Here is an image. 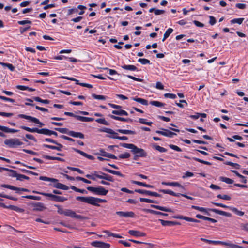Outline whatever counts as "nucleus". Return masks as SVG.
Listing matches in <instances>:
<instances>
[{"instance_id": "nucleus-1", "label": "nucleus", "mask_w": 248, "mask_h": 248, "mask_svg": "<svg viewBox=\"0 0 248 248\" xmlns=\"http://www.w3.org/2000/svg\"><path fill=\"white\" fill-rule=\"evenodd\" d=\"M121 146L131 149L132 153L135 155L134 159L135 160L137 157H143L147 155L146 153L143 149L139 148L133 144L123 143L121 144Z\"/></svg>"}, {"instance_id": "nucleus-2", "label": "nucleus", "mask_w": 248, "mask_h": 248, "mask_svg": "<svg viewBox=\"0 0 248 248\" xmlns=\"http://www.w3.org/2000/svg\"><path fill=\"white\" fill-rule=\"evenodd\" d=\"M78 201L83 202L87 203L94 206H99V203L106 202V200L93 197H82L78 196L76 198Z\"/></svg>"}, {"instance_id": "nucleus-3", "label": "nucleus", "mask_w": 248, "mask_h": 248, "mask_svg": "<svg viewBox=\"0 0 248 248\" xmlns=\"http://www.w3.org/2000/svg\"><path fill=\"white\" fill-rule=\"evenodd\" d=\"M86 177L87 178L92 179L93 181H96V179L98 178L106 180L110 182L114 181V179L112 176L101 171H94L92 174H87Z\"/></svg>"}, {"instance_id": "nucleus-4", "label": "nucleus", "mask_w": 248, "mask_h": 248, "mask_svg": "<svg viewBox=\"0 0 248 248\" xmlns=\"http://www.w3.org/2000/svg\"><path fill=\"white\" fill-rule=\"evenodd\" d=\"M87 189L89 191L97 195L105 196L108 193V190L105 189L103 186L97 187L88 186Z\"/></svg>"}, {"instance_id": "nucleus-5", "label": "nucleus", "mask_w": 248, "mask_h": 248, "mask_svg": "<svg viewBox=\"0 0 248 248\" xmlns=\"http://www.w3.org/2000/svg\"><path fill=\"white\" fill-rule=\"evenodd\" d=\"M20 128L28 132L33 133L36 132L39 134H42L50 136V130L46 128L38 129L37 128H31L25 126H21Z\"/></svg>"}, {"instance_id": "nucleus-6", "label": "nucleus", "mask_w": 248, "mask_h": 248, "mask_svg": "<svg viewBox=\"0 0 248 248\" xmlns=\"http://www.w3.org/2000/svg\"><path fill=\"white\" fill-rule=\"evenodd\" d=\"M4 142L5 145L10 148H16L23 144V142L16 138L6 139Z\"/></svg>"}, {"instance_id": "nucleus-7", "label": "nucleus", "mask_w": 248, "mask_h": 248, "mask_svg": "<svg viewBox=\"0 0 248 248\" xmlns=\"http://www.w3.org/2000/svg\"><path fill=\"white\" fill-rule=\"evenodd\" d=\"M99 131L105 132L110 134V135H108V137L110 138L117 139V138L115 137H118V134L110 128L103 127L102 128L99 129Z\"/></svg>"}, {"instance_id": "nucleus-8", "label": "nucleus", "mask_w": 248, "mask_h": 248, "mask_svg": "<svg viewBox=\"0 0 248 248\" xmlns=\"http://www.w3.org/2000/svg\"><path fill=\"white\" fill-rule=\"evenodd\" d=\"M65 216L75 218L78 219H82L84 217L80 215L77 214L75 212L70 209H66L65 212Z\"/></svg>"}, {"instance_id": "nucleus-9", "label": "nucleus", "mask_w": 248, "mask_h": 248, "mask_svg": "<svg viewBox=\"0 0 248 248\" xmlns=\"http://www.w3.org/2000/svg\"><path fill=\"white\" fill-rule=\"evenodd\" d=\"M91 245L93 247L98 248H109L110 245L108 243H104L102 241H95L91 243Z\"/></svg>"}, {"instance_id": "nucleus-10", "label": "nucleus", "mask_w": 248, "mask_h": 248, "mask_svg": "<svg viewBox=\"0 0 248 248\" xmlns=\"http://www.w3.org/2000/svg\"><path fill=\"white\" fill-rule=\"evenodd\" d=\"M156 133L161 135L170 138H172L174 135H176L175 133L165 129H163L162 131L157 130L156 131Z\"/></svg>"}, {"instance_id": "nucleus-11", "label": "nucleus", "mask_w": 248, "mask_h": 248, "mask_svg": "<svg viewBox=\"0 0 248 248\" xmlns=\"http://www.w3.org/2000/svg\"><path fill=\"white\" fill-rule=\"evenodd\" d=\"M135 191L140 194H146L151 196L159 197L160 196V195L156 192L148 191L146 190L136 189Z\"/></svg>"}, {"instance_id": "nucleus-12", "label": "nucleus", "mask_w": 248, "mask_h": 248, "mask_svg": "<svg viewBox=\"0 0 248 248\" xmlns=\"http://www.w3.org/2000/svg\"><path fill=\"white\" fill-rule=\"evenodd\" d=\"M116 214L118 216L125 217H134V213L133 212H123V211H117Z\"/></svg>"}, {"instance_id": "nucleus-13", "label": "nucleus", "mask_w": 248, "mask_h": 248, "mask_svg": "<svg viewBox=\"0 0 248 248\" xmlns=\"http://www.w3.org/2000/svg\"><path fill=\"white\" fill-rule=\"evenodd\" d=\"M128 233L135 237H144L146 236V233L138 231L131 230L128 231Z\"/></svg>"}, {"instance_id": "nucleus-14", "label": "nucleus", "mask_w": 248, "mask_h": 248, "mask_svg": "<svg viewBox=\"0 0 248 248\" xmlns=\"http://www.w3.org/2000/svg\"><path fill=\"white\" fill-rule=\"evenodd\" d=\"M68 135L70 136L75 137V138H78L80 139H84V135L81 132H75L73 131H69L68 133Z\"/></svg>"}, {"instance_id": "nucleus-15", "label": "nucleus", "mask_w": 248, "mask_h": 248, "mask_svg": "<svg viewBox=\"0 0 248 248\" xmlns=\"http://www.w3.org/2000/svg\"><path fill=\"white\" fill-rule=\"evenodd\" d=\"M191 208L192 209L197 210L201 212H202L207 215H209V211H211V209H209V208H203V207H199V206H195V205H192L191 206Z\"/></svg>"}, {"instance_id": "nucleus-16", "label": "nucleus", "mask_w": 248, "mask_h": 248, "mask_svg": "<svg viewBox=\"0 0 248 248\" xmlns=\"http://www.w3.org/2000/svg\"><path fill=\"white\" fill-rule=\"evenodd\" d=\"M211 211L214 212L215 213L217 214L220 215L226 216L227 217H231L232 215L231 213L226 212L223 211L219 210L217 209H211Z\"/></svg>"}, {"instance_id": "nucleus-17", "label": "nucleus", "mask_w": 248, "mask_h": 248, "mask_svg": "<svg viewBox=\"0 0 248 248\" xmlns=\"http://www.w3.org/2000/svg\"><path fill=\"white\" fill-rule=\"evenodd\" d=\"M162 184L166 186H176L178 187L181 189H184V187L180 184L177 182H162Z\"/></svg>"}, {"instance_id": "nucleus-18", "label": "nucleus", "mask_w": 248, "mask_h": 248, "mask_svg": "<svg viewBox=\"0 0 248 248\" xmlns=\"http://www.w3.org/2000/svg\"><path fill=\"white\" fill-rule=\"evenodd\" d=\"M151 207L152 208L161 210V211H164V212H173V211L171 209L167 208L166 207L160 206L155 205H154V204L151 205Z\"/></svg>"}, {"instance_id": "nucleus-19", "label": "nucleus", "mask_w": 248, "mask_h": 248, "mask_svg": "<svg viewBox=\"0 0 248 248\" xmlns=\"http://www.w3.org/2000/svg\"><path fill=\"white\" fill-rule=\"evenodd\" d=\"M100 151L101 153L100 155L103 156L107 157L113 159H117V157L113 154L107 153L103 150H101Z\"/></svg>"}, {"instance_id": "nucleus-20", "label": "nucleus", "mask_w": 248, "mask_h": 248, "mask_svg": "<svg viewBox=\"0 0 248 248\" xmlns=\"http://www.w3.org/2000/svg\"><path fill=\"white\" fill-rule=\"evenodd\" d=\"M76 118L79 121H82V122H92L94 120V119L93 118H90V117H86L84 116H81L79 115H77L76 116Z\"/></svg>"}, {"instance_id": "nucleus-21", "label": "nucleus", "mask_w": 248, "mask_h": 248, "mask_svg": "<svg viewBox=\"0 0 248 248\" xmlns=\"http://www.w3.org/2000/svg\"><path fill=\"white\" fill-rule=\"evenodd\" d=\"M112 114L117 115H124V116H128V113L123 109H119V110H114L112 111Z\"/></svg>"}, {"instance_id": "nucleus-22", "label": "nucleus", "mask_w": 248, "mask_h": 248, "mask_svg": "<svg viewBox=\"0 0 248 248\" xmlns=\"http://www.w3.org/2000/svg\"><path fill=\"white\" fill-rule=\"evenodd\" d=\"M18 117L19 118L27 119L28 121H29L30 122H32L33 123H34L35 121H36V118L33 117L32 116H28V115H26L25 114H19L18 115Z\"/></svg>"}, {"instance_id": "nucleus-23", "label": "nucleus", "mask_w": 248, "mask_h": 248, "mask_svg": "<svg viewBox=\"0 0 248 248\" xmlns=\"http://www.w3.org/2000/svg\"><path fill=\"white\" fill-rule=\"evenodd\" d=\"M131 99L145 106L148 105V101L141 98H138L136 97H132Z\"/></svg>"}, {"instance_id": "nucleus-24", "label": "nucleus", "mask_w": 248, "mask_h": 248, "mask_svg": "<svg viewBox=\"0 0 248 248\" xmlns=\"http://www.w3.org/2000/svg\"><path fill=\"white\" fill-rule=\"evenodd\" d=\"M121 67L123 69L129 71H138L137 68L135 65H122Z\"/></svg>"}, {"instance_id": "nucleus-25", "label": "nucleus", "mask_w": 248, "mask_h": 248, "mask_svg": "<svg viewBox=\"0 0 248 248\" xmlns=\"http://www.w3.org/2000/svg\"><path fill=\"white\" fill-rule=\"evenodd\" d=\"M160 191L164 194H169V195L176 196V197H178L180 195V194L176 193L174 192L173 191H172L170 190H169V189H162V190H160Z\"/></svg>"}, {"instance_id": "nucleus-26", "label": "nucleus", "mask_w": 248, "mask_h": 248, "mask_svg": "<svg viewBox=\"0 0 248 248\" xmlns=\"http://www.w3.org/2000/svg\"><path fill=\"white\" fill-rule=\"evenodd\" d=\"M56 182L57 183L54 185V187L63 190L68 189V187L67 186L62 183H58L57 182Z\"/></svg>"}, {"instance_id": "nucleus-27", "label": "nucleus", "mask_w": 248, "mask_h": 248, "mask_svg": "<svg viewBox=\"0 0 248 248\" xmlns=\"http://www.w3.org/2000/svg\"><path fill=\"white\" fill-rule=\"evenodd\" d=\"M159 221H160L161 224L164 226L174 225L177 224L173 221L164 220L162 219H159Z\"/></svg>"}, {"instance_id": "nucleus-28", "label": "nucleus", "mask_w": 248, "mask_h": 248, "mask_svg": "<svg viewBox=\"0 0 248 248\" xmlns=\"http://www.w3.org/2000/svg\"><path fill=\"white\" fill-rule=\"evenodd\" d=\"M229 209L238 216H243L244 215V212L238 210L237 208L235 207L231 206L229 207Z\"/></svg>"}, {"instance_id": "nucleus-29", "label": "nucleus", "mask_w": 248, "mask_h": 248, "mask_svg": "<svg viewBox=\"0 0 248 248\" xmlns=\"http://www.w3.org/2000/svg\"><path fill=\"white\" fill-rule=\"evenodd\" d=\"M9 209H11L14 211H15L18 213H22L24 212V209L22 208H21L18 206L9 205L8 207Z\"/></svg>"}, {"instance_id": "nucleus-30", "label": "nucleus", "mask_w": 248, "mask_h": 248, "mask_svg": "<svg viewBox=\"0 0 248 248\" xmlns=\"http://www.w3.org/2000/svg\"><path fill=\"white\" fill-rule=\"evenodd\" d=\"M56 144L58 145V146H52V145H45L44 146L46 147L49 148V149H53V150H57L58 151H61L62 148V145L60 144H59L58 143Z\"/></svg>"}, {"instance_id": "nucleus-31", "label": "nucleus", "mask_w": 248, "mask_h": 248, "mask_svg": "<svg viewBox=\"0 0 248 248\" xmlns=\"http://www.w3.org/2000/svg\"><path fill=\"white\" fill-rule=\"evenodd\" d=\"M92 96L95 99L105 100L108 98V97L103 95H97L94 93L92 94Z\"/></svg>"}, {"instance_id": "nucleus-32", "label": "nucleus", "mask_w": 248, "mask_h": 248, "mask_svg": "<svg viewBox=\"0 0 248 248\" xmlns=\"http://www.w3.org/2000/svg\"><path fill=\"white\" fill-rule=\"evenodd\" d=\"M173 30L172 28H169L166 31L164 34L163 38L162 39V41L164 42L169 36L173 32Z\"/></svg>"}, {"instance_id": "nucleus-33", "label": "nucleus", "mask_w": 248, "mask_h": 248, "mask_svg": "<svg viewBox=\"0 0 248 248\" xmlns=\"http://www.w3.org/2000/svg\"><path fill=\"white\" fill-rule=\"evenodd\" d=\"M219 180L221 181H222V182H225L228 184H232L233 183V182H234L233 180H232L230 178L223 177V176L220 177Z\"/></svg>"}, {"instance_id": "nucleus-34", "label": "nucleus", "mask_w": 248, "mask_h": 248, "mask_svg": "<svg viewBox=\"0 0 248 248\" xmlns=\"http://www.w3.org/2000/svg\"><path fill=\"white\" fill-rule=\"evenodd\" d=\"M105 170L107 172H108L110 173H111L112 174L116 175H118V176H119L121 177H124V175L123 174H122L121 173V172H120V171L108 169H106Z\"/></svg>"}, {"instance_id": "nucleus-35", "label": "nucleus", "mask_w": 248, "mask_h": 248, "mask_svg": "<svg viewBox=\"0 0 248 248\" xmlns=\"http://www.w3.org/2000/svg\"><path fill=\"white\" fill-rule=\"evenodd\" d=\"M219 244H221L223 245L226 246L228 247L229 248H236V245L231 243L230 242H222V241H219Z\"/></svg>"}, {"instance_id": "nucleus-36", "label": "nucleus", "mask_w": 248, "mask_h": 248, "mask_svg": "<svg viewBox=\"0 0 248 248\" xmlns=\"http://www.w3.org/2000/svg\"><path fill=\"white\" fill-rule=\"evenodd\" d=\"M244 20V18H234L231 20L230 22L231 24H241L243 22V21Z\"/></svg>"}, {"instance_id": "nucleus-37", "label": "nucleus", "mask_w": 248, "mask_h": 248, "mask_svg": "<svg viewBox=\"0 0 248 248\" xmlns=\"http://www.w3.org/2000/svg\"><path fill=\"white\" fill-rule=\"evenodd\" d=\"M109 117L114 120H118V121H120L127 122L128 121V119L116 116L113 115H110Z\"/></svg>"}, {"instance_id": "nucleus-38", "label": "nucleus", "mask_w": 248, "mask_h": 248, "mask_svg": "<svg viewBox=\"0 0 248 248\" xmlns=\"http://www.w3.org/2000/svg\"><path fill=\"white\" fill-rule=\"evenodd\" d=\"M39 179L42 181H49L52 182H57L58 180L54 178H51L46 176H40Z\"/></svg>"}, {"instance_id": "nucleus-39", "label": "nucleus", "mask_w": 248, "mask_h": 248, "mask_svg": "<svg viewBox=\"0 0 248 248\" xmlns=\"http://www.w3.org/2000/svg\"><path fill=\"white\" fill-rule=\"evenodd\" d=\"M5 170L8 171L9 172V173L8 174V175L12 177H16L17 173L16 171L14 170H11L7 168V169H5Z\"/></svg>"}, {"instance_id": "nucleus-40", "label": "nucleus", "mask_w": 248, "mask_h": 248, "mask_svg": "<svg viewBox=\"0 0 248 248\" xmlns=\"http://www.w3.org/2000/svg\"><path fill=\"white\" fill-rule=\"evenodd\" d=\"M153 147L154 148H155V150H156L157 151H159V152H161V153H164V152H166L167 151V149H165V148L164 147H162L159 145H155V144H154L153 145Z\"/></svg>"}, {"instance_id": "nucleus-41", "label": "nucleus", "mask_w": 248, "mask_h": 248, "mask_svg": "<svg viewBox=\"0 0 248 248\" xmlns=\"http://www.w3.org/2000/svg\"><path fill=\"white\" fill-rule=\"evenodd\" d=\"M45 208L42 203L38 202L34 205V209L38 211H42Z\"/></svg>"}, {"instance_id": "nucleus-42", "label": "nucleus", "mask_w": 248, "mask_h": 248, "mask_svg": "<svg viewBox=\"0 0 248 248\" xmlns=\"http://www.w3.org/2000/svg\"><path fill=\"white\" fill-rule=\"evenodd\" d=\"M60 78L62 79H66L70 80L71 81H75L76 84L77 85H80V84L81 83L79 82L78 80H77L73 78H70V77H66V76H61V77H60Z\"/></svg>"}, {"instance_id": "nucleus-43", "label": "nucleus", "mask_w": 248, "mask_h": 248, "mask_svg": "<svg viewBox=\"0 0 248 248\" xmlns=\"http://www.w3.org/2000/svg\"><path fill=\"white\" fill-rule=\"evenodd\" d=\"M16 178L17 180H19V181H24V180H29V177H28L25 175L18 174V173H17Z\"/></svg>"}, {"instance_id": "nucleus-44", "label": "nucleus", "mask_w": 248, "mask_h": 248, "mask_svg": "<svg viewBox=\"0 0 248 248\" xmlns=\"http://www.w3.org/2000/svg\"><path fill=\"white\" fill-rule=\"evenodd\" d=\"M0 64L2 65L3 66L7 67L11 71H13L15 69L14 66L12 64L10 63L0 62Z\"/></svg>"}, {"instance_id": "nucleus-45", "label": "nucleus", "mask_w": 248, "mask_h": 248, "mask_svg": "<svg viewBox=\"0 0 248 248\" xmlns=\"http://www.w3.org/2000/svg\"><path fill=\"white\" fill-rule=\"evenodd\" d=\"M118 131L124 134H134L135 133L134 131L125 129H118Z\"/></svg>"}, {"instance_id": "nucleus-46", "label": "nucleus", "mask_w": 248, "mask_h": 248, "mask_svg": "<svg viewBox=\"0 0 248 248\" xmlns=\"http://www.w3.org/2000/svg\"><path fill=\"white\" fill-rule=\"evenodd\" d=\"M150 104L157 107H161L164 106V104L157 101H152L150 102Z\"/></svg>"}, {"instance_id": "nucleus-47", "label": "nucleus", "mask_w": 248, "mask_h": 248, "mask_svg": "<svg viewBox=\"0 0 248 248\" xmlns=\"http://www.w3.org/2000/svg\"><path fill=\"white\" fill-rule=\"evenodd\" d=\"M95 121L98 123L101 124L105 125H109V124L104 118H99L95 120Z\"/></svg>"}, {"instance_id": "nucleus-48", "label": "nucleus", "mask_w": 248, "mask_h": 248, "mask_svg": "<svg viewBox=\"0 0 248 248\" xmlns=\"http://www.w3.org/2000/svg\"><path fill=\"white\" fill-rule=\"evenodd\" d=\"M66 200H67V198L65 197L56 195L54 197V201L56 202H63Z\"/></svg>"}, {"instance_id": "nucleus-49", "label": "nucleus", "mask_w": 248, "mask_h": 248, "mask_svg": "<svg viewBox=\"0 0 248 248\" xmlns=\"http://www.w3.org/2000/svg\"><path fill=\"white\" fill-rule=\"evenodd\" d=\"M138 62L143 65L150 64V62L149 60L145 58H140L138 59Z\"/></svg>"}, {"instance_id": "nucleus-50", "label": "nucleus", "mask_w": 248, "mask_h": 248, "mask_svg": "<svg viewBox=\"0 0 248 248\" xmlns=\"http://www.w3.org/2000/svg\"><path fill=\"white\" fill-rule=\"evenodd\" d=\"M34 100L35 101H37V102H41V103H44V104H48L49 103V101L48 100H43L41 98H40L39 97H34L33 98Z\"/></svg>"}, {"instance_id": "nucleus-51", "label": "nucleus", "mask_w": 248, "mask_h": 248, "mask_svg": "<svg viewBox=\"0 0 248 248\" xmlns=\"http://www.w3.org/2000/svg\"><path fill=\"white\" fill-rule=\"evenodd\" d=\"M24 197L25 198H27V199L34 200H37V201H39L41 199V197L33 196V195H27V196H24Z\"/></svg>"}, {"instance_id": "nucleus-52", "label": "nucleus", "mask_w": 248, "mask_h": 248, "mask_svg": "<svg viewBox=\"0 0 248 248\" xmlns=\"http://www.w3.org/2000/svg\"><path fill=\"white\" fill-rule=\"evenodd\" d=\"M201 240L202 241H204L205 242L209 243V244H213L215 245L218 244H219V241H214V240H210L208 239H206L205 238H201Z\"/></svg>"}, {"instance_id": "nucleus-53", "label": "nucleus", "mask_w": 248, "mask_h": 248, "mask_svg": "<svg viewBox=\"0 0 248 248\" xmlns=\"http://www.w3.org/2000/svg\"><path fill=\"white\" fill-rule=\"evenodd\" d=\"M148 211L149 213L153 214H155V215H159L165 216H166L168 215L166 213H162L159 211H155V210H153L149 209V210H148Z\"/></svg>"}, {"instance_id": "nucleus-54", "label": "nucleus", "mask_w": 248, "mask_h": 248, "mask_svg": "<svg viewBox=\"0 0 248 248\" xmlns=\"http://www.w3.org/2000/svg\"><path fill=\"white\" fill-rule=\"evenodd\" d=\"M130 156V154L126 152L124 154H120L119 155L118 158L120 159H127V158H129Z\"/></svg>"}, {"instance_id": "nucleus-55", "label": "nucleus", "mask_w": 248, "mask_h": 248, "mask_svg": "<svg viewBox=\"0 0 248 248\" xmlns=\"http://www.w3.org/2000/svg\"><path fill=\"white\" fill-rule=\"evenodd\" d=\"M2 186L4 187V188H8V189H11V190H15V191H16V192L17 193V187H15L14 186H11V185H2Z\"/></svg>"}, {"instance_id": "nucleus-56", "label": "nucleus", "mask_w": 248, "mask_h": 248, "mask_svg": "<svg viewBox=\"0 0 248 248\" xmlns=\"http://www.w3.org/2000/svg\"><path fill=\"white\" fill-rule=\"evenodd\" d=\"M225 164L232 166L237 169H239L240 168V165H239L238 164H237V163L232 162H227L225 163Z\"/></svg>"}, {"instance_id": "nucleus-57", "label": "nucleus", "mask_w": 248, "mask_h": 248, "mask_svg": "<svg viewBox=\"0 0 248 248\" xmlns=\"http://www.w3.org/2000/svg\"><path fill=\"white\" fill-rule=\"evenodd\" d=\"M217 197L225 200H230L231 199V197L227 195L218 194L217 195Z\"/></svg>"}, {"instance_id": "nucleus-58", "label": "nucleus", "mask_w": 248, "mask_h": 248, "mask_svg": "<svg viewBox=\"0 0 248 248\" xmlns=\"http://www.w3.org/2000/svg\"><path fill=\"white\" fill-rule=\"evenodd\" d=\"M55 130L58 131L61 133L67 134H68L69 130L68 129L65 128H55Z\"/></svg>"}, {"instance_id": "nucleus-59", "label": "nucleus", "mask_w": 248, "mask_h": 248, "mask_svg": "<svg viewBox=\"0 0 248 248\" xmlns=\"http://www.w3.org/2000/svg\"><path fill=\"white\" fill-rule=\"evenodd\" d=\"M193 159L195 160V161H198L199 162H200V163H203V164H206V165H211V163L210 162H208V161H204V160H202L201 159H199L198 158L193 157Z\"/></svg>"}, {"instance_id": "nucleus-60", "label": "nucleus", "mask_w": 248, "mask_h": 248, "mask_svg": "<svg viewBox=\"0 0 248 248\" xmlns=\"http://www.w3.org/2000/svg\"><path fill=\"white\" fill-rule=\"evenodd\" d=\"M55 206L57 207V212L59 214L65 215V210H63V209L61 206L57 205H55Z\"/></svg>"}, {"instance_id": "nucleus-61", "label": "nucleus", "mask_w": 248, "mask_h": 248, "mask_svg": "<svg viewBox=\"0 0 248 248\" xmlns=\"http://www.w3.org/2000/svg\"><path fill=\"white\" fill-rule=\"evenodd\" d=\"M68 169L72 170V171H77L80 174H83L84 173V171L78 168H75V167H68Z\"/></svg>"}, {"instance_id": "nucleus-62", "label": "nucleus", "mask_w": 248, "mask_h": 248, "mask_svg": "<svg viewBox=\"0 0 248 248\" xmlns=\"http://www.w3.org/2000/svg\"><path fill=\"white\" fill-rule=\"evenodd\" d=\"M164 97L170 99H175L176 98V95L173 93H167L164 94Z\"/></svg>"}, {"instance_id": "nucleus-63", "label": "nucleus", "mask_w": 248, "mask_h": 248, "mask_svg": "<svg viewBox=\"0 0 248 248\" xmlns=\"http://www.w3.org/2000/svg\"><path fill=\"white\" fill-rule=\"evenodd\" d=\"M18 131V130L9 128L6 126H5V130H4V132H6V133H16V132H17Z\"/></svg>"}, {"instance_id": "nucleus-64", "label": "nucleus", "mask_w": 248, "mask_h": 248, "mask_svg": "<svg viewBox=\"0 0 248 248\" xmlns=\"http://www.w3.org/2000/svg\"><path fill=\"white\" fill-rule=\"evenodd\" d=\"M169 147L171 149L175 150V151H176L177 152H181L182 151L180 147H179L178 146H176V145H173V144H170V145H169Z\"/></svg>"}]
</instances>
